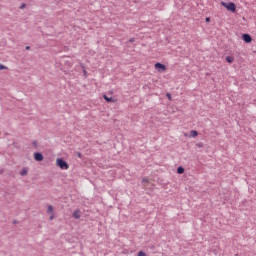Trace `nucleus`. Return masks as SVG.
<instances>
[{
  "instance_id": "nucleus-1",
  "label": "nucleus",
  "mask_w": 256,
  "mask_h": 256,
  "mask_svg": "<svg viewBox=\"0 0 256 256\" xmlns=\"http://www.w3.org/2000/svg\"><path fill=\"white\" fill-rule=\"evenodd\" d=\"M221 5L225 7L227 11H232V13H235V11H237V6L233 2H230V3L221 2Z\"/></svg>"
},
{
  "instance_id": "nucleus-2",
  "label": "nucleus",
  "mask_w": 256,
  "mask_h": 256,
  "mask_svg": "<svg viewBox=\"0 0 256 256\" xmlns=\"http://www.w3.org/2000/svg\"><path fill=\"white\" fill-rule=\"evenodd\" d=\"M156 71H158V73H164V71H167V66H165V64H161L159 62H157L154 65Z\"/></svg>"
},
{
  "instance_id": "nucleus-3",
  "label": "nucleus",
  "mask_w": 256,
  "mask_h": 256,
  "mask_svg": "<svg viewBox=\"0 0 256 256\" xmlns=\"http://www.w3.org/2000/svg\"><path fill=\"white\" fill-rule=\"evenodd\" d=\"M242 39L245 43H251V41H253V38H251V35L249 34H243Z\"/></svg>"
},
{
  "instance_id": "nucleus-4",
  "label": "nucleus",
  "mask_w": 256,
  "mask_h": 256,
  "mask_svg": "<svg viewBox=\"0 0 256 256\" xmlns=\"http://www.w3.org/2000/svg\"><path fill=\"white\" fill-rule=\"evenodd\" d=\"M35 161H43V154L37 152L34 154Z\"/></svg>"
},
{
  "instance_id": "nucleus-5",
  "label": "nucleus",
  "mask_w": 256,
  "mask_h": 256,
  "mask_svg": "<svg viewBox=\"0 0 256 256\" xmlns=\"http://www.w3.org/2000/svg\"><path fill=\"white\" fill-rule=\"evenodd\" d=\"M103 98L105 99V101H107V103H117V99H113L112 97H107V95H104Z\"/></svg>"
},
{
  "instance_id": "nucleus-6",
  "label": "nucleus",
  "mask_w": 256,
  "mask_h": 256,
  "mask_svg": "<svg viewBox=\"0 0 256 256\" xmlns=\"http://www.w3.org/2000/svg\"><path fill=\"white\" fill-rule=\"evenodd\" d=\"M74 219H81V210H76L73 213Z\"/></svg>"
},
{
  "instance_id": "nucleus-7",
  "label": "nucleus",
  "mask_w": 256,
  "mask_h": 256,
  "mask_svg": "<svg viewBox=\"0 0 256 256\" xmlns=\"http://www.w3.org/2000/svg\"><path fill=\"white\" fill-rule=\"evenodd\" d=\"M27 173H29V168H23L22 171H20V175L22 177H25V175H27Z\"/></svg>"
},
{
  "instance_id": "nucleus-8",
  "label": "nucleus",
  "mask_w": 256,
  "mask_h": 256,
  "mask_svg": "<svg viewBox=\"0 0 256 256\" xmlns=\"http://www.w3.org/2000/svg\"><path fill=\"white\" fill-rule=\"evenodd\" d=\"M56 163L60 169H65V161H57Z\"/></svg>"
},
{
  "instance_id": "nucleus-9",
  "label": "nucleus",
  "mask_w": 256,
  "mask_h": 256,
  "mask_svg": "<svg viewBox=\"0 0 256 256\" xmlns=\"http://www.w3.org/2000/svg\"><path fill=\"white\" fill-rule=\"evenodd\" d=\"M177 173H178V175H183V173H185V168L184 167H178L177 168Z\"/></svg>"
},
{
  "instance_id": "nucleus-10",
  "label": "nucleus",
  "mask_w": 256,
  "mask_h": 256,
  "mask_svg": "<svg viewBox=\"0 0 256 256\" xmlns=\"http://www.w3.org/2000/svg\"><path fill=\"white\" fill-rule=\"evenodd\" d=\"M47 213H48V215H53V206L52 205L48 206Z\"/></svg>"
},
{
  "instance_id": "nucleus-11",
  "label": "nucleus",
  "mask_w": 256,
  "mask_h": 256,
  "mask_svg": "<svg viewBox=\"0 0 256 256\" xmlns=\"http://www.w3.org/2000/svg\"><path fill=\"white\" fill-rule=\"evenodd\" d=\"M197 135H199V133L195 130H191L190 131V137H197Z\"/></svg>"
},
{
  "instance_id": "nucleus-12",
  "label": "nucleus",
  "mask_w": 256,
  "mask_h": 256,
  "mask_svg": "<svg viewBox=\"0 0 256 256\" xmlns=\"http://www.w3.org/2000/svg\"><path fill=\"white\" fill-rule=\"evenodd\" d=\"M226 61H227V63H233V61H235V59L231 56H228V57H226Z\"/></svg>"
},
{
  "instance_id": "nucleus-13",
  "label": "nucleus",
  "mask_w": 256,
  "mask_h": 256,
  "mask_svg": "<svg viewBox=\"0 0 256 256\" xmlns=\"http://www.w3.org/2000/svg\"><path fill=\"white\" fill-rule=\"evenodd\" d=\"M138 256H147V254L145 252H143V251H139L138 252Z\"/></svg>"
},
{
  "instance_id": "nucleus-14",
  "label": "nucleus",
  "mask_w": 256,
  "mask_h": 256,
  "mask_svg": "<svg viewBox=\"0 0 256 256\" xmlns=\"http://www.w3.org/2000/svg\"><path fill=\"white\" fill-rule=\"evenodd\" d=\"M3 69H7L3 64H0V71H3Z\"/></svg>"
},
{
  "instance_id": "nucleus-15",
  "label": "nucleus",
  "mask_w": 256,
  "mask_h": 256,
  "mask_svg": "<svg viewBox=\"0 0 256 256\" xmlns=\"http://www.w3.org/2000/svg\"><path fill=\"white\" fill-rule=\"evenodd\" d=\"M54 217H55L54 214H50V217H49L50 221H53Z\"/></svg>"
},
{
  "instance_id": "nucleus-16",
  "label": "nucleus",
  "mask_w": 256,
  "mask_h": 256,
  "mask_svg": "<svg viewBox=\"0 0 256 256\" xmlns=\"http://www.w3.org/2000/svg\"><path fill=\"white\" fill-rule=\"evenodd\" d=\"M166 97H168L169 101H171V99H172L171 94L167 93Z\"/></svg>"
},
{
  "instance_id": "nucleus-17",
  "label": "nucleus",
  "mask_w": 256,
  "mask_h": 256,
  "mask_svg": "<svg viewBox=\"0 0 256 256\" xmlns=\"http://www.w3.org/2000/svg\"><path fill=\"white\" fill-rule=\"evenodd\" d=\"M25 7H27V5L22 4V5L20 6V9H25Z\"/></svg>"
},
{
  "instance_id": "nucleus-18",
  "label": "nucleus",
  "mask_w": 256,
  "mask_h": 256,
  "mask_svg": "<svg viewBox=\"0 0 256 256\" xmlns=\"http://www.w3.org/2000/svg\"><path fill=\"white\" fill-rule=\"evenodd\" d=\"M209 21H211V18L207 17L206 18V23H209Z\"/></svg>"
},
{
  "instance_id": "nucleus-19",
  "label": "nucleus",
  "mask_w": 256,
  "mask_h": 256,
  "mask_svg": "<svg viewBox=\"0 0 256 256\" xmlns=\"http://www.w3.org/2000/svg\"><path fill=\"white\" fill-rule=\"evenodd\" d=\"M65 169H69V164L65 163Z\"/></svg>"
},
{
  "instance_id": "nucleus-20",
  "label": "nucleus",
  "mask_w": 256,
  "mask_h": 256,
  "mask_svg": "<svg viewBox=\"0 0 256 256\" xmlns=\"http://www.w3.org/2000/svg\"><path fill=\"white\" fill-rule=\"evenodd\" d=\"M83 73H84L85 77H87V70H84Z\"/></svg>"
},
{
  "instance_id": "nucleus-21",
  "label": "nucleus",
  "mask_w": 256,
  "mask_h": 256,
  "mask_svg": "<svg viewBox=\"0 0 256 256\" xmlns=\"http://www.w3.org/2000/svg\"><path fill=\"white\" fill-rule=\"evenodd\" d=\"M29 49H31V47H29V46H26V50H27V51H29Z\"/></svg>"
},
{
  "instance_id": "nucleus-22",
  "label": "nucleus",
  "mask_w": 256,
  "mask_h": 256,
  "mask_svg": "<svg viewBox=\"0 0 256 256\" xmlns=\"http://www.w3.org/2000/svg\"><path fill=\"white\" fill-rule=\"evenodd\" d=\"M134 39H130V42L133 43Z\"/></svg>"
},
{
  "instance_id": "nucleus-23",
  "label": "nucleus",
  "mask_w": 256,
  "mask_h": 256,
  "mask_svg": "<svg viewBox=\"0 0 256 256\" xmlns=\"http://www.w3.org/2000/svg\"><path fill=\"white\" fill-rule=\"evenodd\" d=\"M198 147H203V145H201V144H198Z\"/></svg>"
},
{
  "instance_id": "nucleus-24",
  "label": "nucleus",
  "mask_w": 256,
  "mask_h": 256,
  "mask_svg": "<svg viewBox=\"0 0 256 256\" xmlns=\"http://www.w3.org/2000/svg\"><path fill=\"white\" fill-rule=\"evenodd\" d=\"M57 161H63L62 159H57Z\"/></svg>"
},
{
  "instance_id": "nucleus-25",
  "label": "nucleus",
  "mask_w": 256,
  "mask_h": 256,
  "mask_svg": "<svg viewBox=\"0 0 256 256\" xmlns=\"http://www.w3.org/2000/svg\"><path fill=\"white\" fill-rule=\"evenodd\" d=\"M14 223H17V221H14Z\"/></svg>"
}]
</instances>
